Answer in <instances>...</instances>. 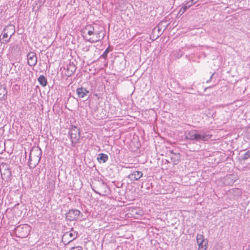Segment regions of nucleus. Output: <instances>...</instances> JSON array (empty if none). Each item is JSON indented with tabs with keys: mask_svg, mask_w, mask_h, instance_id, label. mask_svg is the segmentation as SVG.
Returning <instances> with one entry per match:
<instances>
[{
	"mask_svg": "<svg viewBox=\"0 0 250 250\" xmlns=\"http://www.w3.org/2000/svg\"><path fill=\"white\" fill-rule=\"evenodd\" d=\"M80 211L77 209H70L66 214V219L70 221L76 220L79 217Z\"/></svg>",
	"mask_w": 250,
	"mask_h": 250,
	"instance_id": "6e6552de",
	"label": "nucleus"
},
{
	"mask_svg": "<svg viewBox=\"0 0 250 250\" xmlns=\"http://www.w3.org/2000/svg\"><path fill=\"white\" fill-rule=\"evenodd\" d=\"M77 94L79 98H83L89 93V91L83 87L78 88L76 90Z\"/></svg>",
	"mask_w": 250,
	"mask_h": 250,
	"instance_id": "f8f14e48",
	"label": "nucleus"
},
{
	"mask_svg": "<svg viewBox=\"0 0 250 250\" xmlns=\"http://www.w3.org/2000/svg\"><path fill=\"white\" fill-rule=\"evenodd\" d=\"M94 95H95V96H96L97 97V98L98 99H100V97L98 96V95L97 93L95 94Z\"/></svg>",
	"mask_w": 250,
	"mask_h": 250,
	"instance_id": "393cba45",
	"label": "nucleus"
},
{
	"mask_svg": "<svg viewBox=\"0 0 250 250\" xmlns=\"http://www.w3.org/2000/svg\"><path fill=\"white\" fill-rule=\"evenodd\" d=\"M200 135L197 133L195 130L190 131L187 137L190 140H200Z\"/></svg>",
	"mask_w": 250,
	"mask_h": 250,
	"instance_id": "ddd939ff",
	"label": "nucleus"
},
{
	"mask_svg": "<svg viewBox=\"0 0 250 250\" xmlns=\"http://www.w3.org/2000/svg\"><path fill=\"white\" fill-rule=\"evenodd\" d=\"M101 32H99L98 33H94L93 32V34L92 35V37H90L88 39H87V41L91 42H98L99 41L103 39L104 37V35H101Z\"/></svg>",
	"mask_w": 250,
	"mask_h": 250,
	"instance_id": "9d476101",
	"label": "nucleus"
},
{
	"mask_svg": "<svg viewBox=\"0 0 250 250\" xmlns=\"http://www.w3.org/2000/svg\"><path fill=\"white\" fill-rule=\"evenodd\" d=\"M250 157V149L248 150L243 157V160H247Z\"/></svg>",
	"mask_w": 250,
	"mask_h": 250,
	"instance_id": "412c9836",
	"label": "nucleus"
},
{
	"mask_svg": "<svg viewBox=\"0 0 250 250\" xmlns=\"http://www.w3.org/2000/svg\"><path fill=\"white\" fill-rule=\"evenodd\" d=\"M75 71V68L73 65L69 64L66 69L65 75L67 77L71 76Z\"/></svg>",
	"mask_w": 250,
	"mask_h": 250,
	"instance_id": "4468645a",
	"label": "nucleus"
},
{
	"mask_svg": "<svg viewBox=\"0 0 250 250\" xmlns=\"http://www.w3.org/2000/svg\"><path fill=\"white\" fill-rule=\"evenodd\" d=\"M70 139L72 144L78 143L80 139V132L79 129L75 126H72L69 131Z\"/></svg>",
	"mask_w": 250,
	"mask_h": 250,
	"instance_id": "20e7f679",
	"label": "nucleus"
},
{
	"mask_svg": "<svg viewBox=\"0 0 250 250\" xmlns=\"http://www.w3.org/2000/svg\"><path fill=\"white\" fill-rule=\"evenodd\" d=\"M196 241L198 245V250H207L208 240L204 239V236L203 234H197Z\"/></svg>",
	"mask_w": 250,
	"mask_h": 250,
	"instance_id": "0eeeda50",
	"label": "nucleus"
},
{
	"mask_svg": "<svg viewBox=\"0 0 250 250\" xmlns=\"http://www.w3.org/2000/svg\"><path fill=\"white\" fill-rule=\"evenodd\" d=\"M41 150L38 147L33 148L30 153L29 166L30 168L35 167L40 162L41 158Z\"/></svg>",
	"mask_w": 250,
	"mask_h": 250,
	"instance_id": "f257e3e1",
	"label": "nucleus"
},
{
	"mask_svg": "<svg viewBox=\"0 0 250 250\" xmlns=\"http://www.w3.org/2000/svg\"><path fill=\"white\" fill-rule=\"evenodd\" d=\"M37 62V58L35 53L31 52L27 55V62L30 66H34Z\"/></svg>",
	"mask_w": 250,
	"mask_h": 250,
	"instance_id": "1a4fd4ad",
	"label": "nucleus"
},
{
	"mask_svg": "<svg viewBox=\"0 0 250 250\" xmlns=\"http://www.w3.org/2000/svg\"><path fill=\"white\" fill-rule=\"evenodd\" d=\"M14 33V27L12 25L7 26L2 34L0 41L2 43H6L9 42L11 37Z\"/></svg>",
	"mask_w": 250,
	"mask_h": 250,
	"instance_id": "7ed1b4c3",
	"label": "nucleus"
},
{
	"mask_svg": "<svg viewBox=\"0 0 250 250\" xmlns=\"http://www.w3.org/2000/svg\"><path fill=\"white\" fill-rule=\"evenodd\" d=\"M78 236V233L71 230L66 232L62 237V241L65 245L68 244L69 243L75 240Z\"/></svg>",
	"mask_w": 250,
	"mask_h": 250,
	"instance_id": "39448f33",
	"label": "nucleus"
},
{
	"mask_svg": "<svg viewBox=\"0 0 250 250\" xmlns=\"http://www.w3.org/2000/svg\"><path fill=\"white\" fill-rule=\"evenodd\" d=\"M108 157L107 155L104 153H100L98 155L97 157L98 161L101 163H105L107 161Z\"/></svg>",
	"mask_w": 250,
	"mask_h": 250,
	"instance_id": "2eb2a0df",
	"label": "nucleus"
},
{
	"mask_svg": "<svg viewBox=\"0 0 250 250\" xmlns=\"http://www.w3.org/2000/svg\"><path fill=\"white\" fill-rule=\"evenodd\" d=\"M38 82L42 86L44 87L46 85L47 82L46 79L43 75L40 76L38 79Z\"/></svg>",
	"mask_w": 250,
	"mask_h": 250,
	"instance_id": "dca6fc26",
	"label": "nucleus"
},
{
	"mask_svg": "<svg viewBox=\"0 0 250 250\" xmlns=\"http://www.w3.org/2000/svg\"><path fill=\"white\" fill-rule=\"evenodd\" d=\"M198 1V0H191L188 2L186 4H187L188 7H190L192 6L193 4L196 3Z\"/></svg>",
	"mask_w": 250,
	"mask_h": 250,
	"instance_id": "aec40b11",
	"label": "nucleus"
},
{
	"mask_svg": "<svg viewBox=\"0 0 250 250\" xmlns=\"http://www.w3.org/2000/svg\"><path fill=\"white\" fill-rule=\"evenodd\" d=\"M189 7L187 6V4H186L184 6H182L180 10V12H182V13H184L188 8H189Z\"/></svg>",
	"mask_w": 250,
	"mask_h": 250,
	"instance_id": "4be33fe9",
	"label": "nucleus"
},
{
	"mask_svg": "<svg viewBox=\"0 0 250 250\" xmlns=\"http://www.w3.org/2000/svg\"><path fill=\"white\" fill-rule=\"evenodd\" d=\"M3 174H2V173H1V176H2V177H3Z\"/></svg>",
	"mask_w": 250,
	"mask_h": 250,
	"instance_id": "bb28decb",
	"label": "nucleus"
},
{
	"mask_svg": "<svg viewBox=\"0 0 250 250\" xmlns=\"http://www.w3.org/2000/svg\"><path fill=\"white\" fill-rule=\"evenodd\" d=\"M109 52V47L107 48L104 52L103 55H102V57H103L104 59H106L107 57V55L108 53Z\"/></svg>",
	"mask_w": 250,
	"mask_h": 250,
	"instance_id": "5701e85b",
	"label": "nucleus"
},
{
	"mask_svg": "<svg viewBox=\"0 0 250 250\" xmlns=\"http://www.w3.org/2000/svg\"><path fill=\"white\" fill-rule=\"evenodd\" d=\"M94 32V28L91 24L86 25L81 30L82 37L87 41V39L91 37Z\"/></svg>",
	"mask_w": 250,
	"mask_h": 250,
	"instance_id": "423d86ee",
	"label": "nucleus"
},
{
	"mask_svg": "<svg viewBox=\"0 0 250 250\" xmlns=\"http://www.w3.org/2000/svg\"><path fill=\"white\" fill-rule=\"evenodd\" d=\"M174 159H175L173 161V163L174 164H177L180 161V155L179 154H174Z\"/></svg>",
	"mask_w": 250,
	"mask_h": 250,
	"instance_id": "6ab92c4d",
	"label": "nucleus"
},
{
	"mask_svg": "<svg viewBox=\"0 0 250 250\" xmlns=\"http://www.w3.org/2000/svg\"><path fill=\"white\" fill-rule=\"evenodd\" d=\"M7 91L5 88H0V100L4 99L6 97Z\"/></svg>",
	"mask_w": 250,
	"mask_h": 250,
	"instance_id": "f3484780",
	"label": "nucleus"
},
{
	"mask_svg": "<svg viewBox=\"0 0 250 250\" xmlns=\"http://www.w3.org/2000/svg\"><path fill=\"white\" fill-rule=\"evenodd\" d=\"M143 173L140 171H135L131 172L127 176L131 181H135L139 180L143 176Z\"/></svg>",
	"mask_w": 250,
	"mask_h": 250,
	"instance_id": "9b49d317",
	"label": "nucleus"
},
{
	"mask_svg": "<svg viewBox=\"0 0 250 250\" xmlns=\"http://www.w3.org/2000/svg\"><path fill=\"white\" fill-rule=\"evenodd\" d=\"M6 172L8 173V174H10V170L9 169H7Z\"/></svg>",
	"mask_w": 250,
	"mask_h": 250,
	"instance_id": "a878e982",
	"label": "nucleus"
},
{
	"mask_svg": "<svg viewBox=\"0 0 250 250\" xmlns=\"http://www.w3.org/2000/svg\"><path fill=\"white\" fill-rule=\"evenodd\" d=\"M70 250H83V248L81 246H75L72 247Z\"/></svg>",
	"mask_w": 250,
	"mask_h": 250,
	"instance_id": "b1692460",
	"label": "nucleus"
},
{
	"mask_svg": "<svg viewBox=\"0 0 250 250\" xmlns=\"http://www.w3.org/2000/svg\"><path fill=\"white\" fill-rule=\"evenodd\" d=\"M211 135H200V140L207 141L211 137Z\"/></svg>",
	"mask_w": 250,
	"mask_h": 250,
	"instance_id": "a211bd4d",
	"label": "nucleus"
},
{
	"mask_svg": "<svg viewBox=\"0 0 250 250\" xmlns=\"http://www.w3.org/2000/svg\"><path fill=\"white\" fill-rule=\"evenodd\" d=\"M31 230V226L27 224H24L17 227L15 230L18 237L25 238L30 234Z\"/></svg>",
	"mask_w": 250,
	"mask_h": 250,
	"instance_id": "f03ea898",
	"label": "nucleus"
}]
</instances>
